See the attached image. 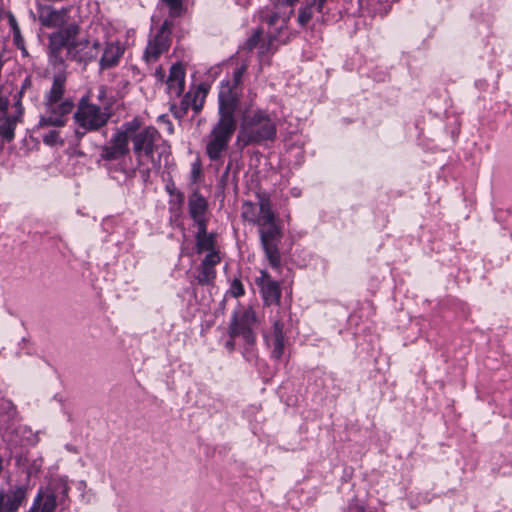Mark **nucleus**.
Here are the masks:
<instances>
[{"mask_svg":"<svg viewBox=\"0 0 512 512\" xmlns=\"http://www.w3.org/2000/svg\"><path fill=\"white\" fill-rule=\"evenodd\" d=\"M246 65L238 67L230 79L223 80L218 93V120L206 137V154L209 159H221L228 144L236 131L237 121L235 112L242 95V78Z\"/></svg>","mask_w":512,"mask_h":512,"instance_id":"1","label":"nucleus"},{"mask_svg":"<svg viewBox=\"0 0 512 512\" xmlns=\"http://www.w3.org/2000/svg\"><path fill=\"white\" fill-rule=\"evenodd\" d=\"M276 125L264 111H255L243 119L238 141L244 146L259 144L276 137Z\"/></svg>","mask_w":512,"mask_h":512,"instance_id":"2","label":"nucleus"},{"mask_svg":"<svg viewBox=\"0 0 512 512\" xmlns=\"http://www.w3.org/2000/svg\"><path fill=\"white\" fill-rule=\"evenodd\" d=\"M111 116L112 112L109 111L108 105L98 106L84 97L80 100L73 118L78 129H82L84 134L100 130L106 126Z\"/></svg>","mask_w":512,"mask_h":512,"instance_id":"3","label":"nucleus"},{"mask_svg":"<svg viewBox=\"0 0 512 512\" xmlns=\"http://www.w3.org/2000/svg\"><path fill=\"white\" fill-rule=\"evenodd\" d=\"M258 227L261 246L270 266L279 268L281 265L279 243L283 234L280 226L276 223V217L266 220Z\"/></svg>","mask_w":512,"mask_h":512,"instance_id":"4","label":"nucleus"},{"mask_svg":"<svg viewBox=\"0 0 512 512\" xmlns=\"http://www.w3.org/2000/svg\"><path fill=\"white\" fill-rule=\"evenodd\" d=\"M65 25V27H62L49 36V52L53 63H63V50L66 49V54H68L71 46L76 45L79 41L77 40L80 32L79 25L75 22L66 23Z\"/></svg>","mask_w":512,"mask_h":512,"instance_id":"5","label":"nucleus"},{"mask_svg":"<svg viewBox=\"0 0 512 512\" xmlns=\"http://www.w3.org/2000/svg\"><path fill=\"white\" fill-rule=\"evenodd\" d=\"M161 140L158 130L152 126L145 127L132 137L133 151L137 158L138 167L144 165L143 158L147 157L154 163L153 154L156 151L157 143Z\"/></svg>","mask_w":512,"mask_h":512,"instance_id":"6","label":"nucleus"},{"mask_svg":"<svg viewBox=\"0 0 512 512\" xmlns=\"http://www.w3.org/2000/svg\"><path fill=\"white\" fill-rule=\"evenodd\" d=\"M257 324V317L251 307L236 312L230 324L231 338L241 336L247 344H253L255 336L253 328Z\"/></svg>","mask_w":512,"mask_h":512,"instance_id":"7","label":"nucleus"},{"mask_svg":"<svg viewBox=\"0 0 512 512\" xmlns=\"http://www.w3.org/2000/svg\"><path fill=\"white\" fill-rule=\"evenodd\" d=\"M171 29L172 23L165 20L159 31L149 40L143 55L147 63L156 62L162 54L169 50L171 45Z\"/></svg>","mask_w":512,"mask_h":512,"instance_id":"8","label":"nucleus"},{"mask_svg":"<svg viewBox=\"0 0 512 512\" xmlns=\"http://www.w3.org/2000/svg\"><path fill=\"white\" fill-rule=\"evenodd\" d=\"M129 143L122 133H113L111 138L99 148V160L105 162L119 161L129 154Z\"/></svg>","mask_w":512,"mask_h":512,"instance_id":"9","label":"nucleus"},{"mask_svg":"<svg viewBox=\"0 0 512 512\" xmlns=\"http://www.w3.org/2000/svg\"><path fill=\"white\" fill-rule=\"evenodd\" d=\"M45 115L41 116L39 121L40 127H62L66 124V116L69 115L73 108L74 103L70 99H64L60 102H54L51 105H45Z\"/></svg>","mask_w":512,"mask_h":512,"instance_id":"10","label":"nucleus"},{"mask_svg":"<svg viewBox=\"0 0 512 512\" xmlns=\"http://www.w3.org/2000/svg\"><path fill=\"white\" fill-rule=\"evenodd\" d=\"M241 216L244 220L260 226L266 220L275 218V213L272 211L270 200L260 197L257 204L249 201L243 203Z\"/></svg>","mask_w":512,"mask_h":512,"instance_id":"11","label":"nucleus"},{"mask_svg":"<svg viewBox=\"0 0 512 512\" xmlns=\"http://www.w3.org/2000/svg\"><path fill=\"white\" fill-rule=\"evenodd\" d=\"M101 52V44L98 40H79L76 45L71 46L67 57L78 63L88 64L97 59Z\"/></svg>","mask_w":512,"mask_h":512,"instance_id":"12","label":"nucleus"},{"mask_svg":"<svg viewBox=\"0 0 512 512\" xmlns=\"http://www.w3.org/2000/svg\"><path fill=\"white\" fill-rule=\"evenodd\" d=\"M27 495L24 485H15L8 491L0 490V512H17Z\"/></svg>","mask_w":512,"mask_h":512,"instance_id":"13","label":"nucleus"},{"mask_svg":"<svg viewBox=\"0 0 512 512\" xmlns=\"http://www.w3.org/2000/svg\"><path fill=\"white\" fill-rule=\"evenodd\" d=\"M67 14L68 10L65 8L56 10L47 5L38 7V19L43 26L48 28L64 26L67 23Z\"/></svg>","mask_w":512,"mask_h":512,"instance_id":"14","label":"nucleus"},{"mask_svg":"<svg viewBox=\"0 0 512 512\" xmlns=\"http://www.w3.org/2000/svg\"><path fill=\"white\" fill-rule=\"evenodd\" d=\"M188 208L189 214L197 227H201L203 229V226H206V212L208 204L205 198L198 191H194L189 196Z\"/></svg>","mask_w":512,"mask_h":512,"instance_id":"15","label":"nucleus"},{"mask_svg":"<svg viewBox=\"0 0 512 512\" xmlns=\"http://www.w3.org/2000/svg\"><path fill=\"white\" fill-rule=\"evenodd\" d=\"M167 93L170 97H179L185 86V71L181 64H173L166 80Z\"/></svg>","mask_w":512,"mask_h":512,"instance_id":"16","label":"nucleus"},{"mask_svg":"<svg viewBox=\"0 0 512 512\" xmlns=\"http://www.w3.org/2000/svg\"><path fill=\"white\" fill-rule=\"evenodd\" d=\"M102 50V56L99 60L101 70L110 69L119 63L124 53V48L119 42H108Z\"/></svg>","mask_w":512,"mask_h":512,"instance_id":"17","label":"nucleus"},{"mask_svg":"<svg viewBox=\"0 0 512 512\" xmlns=\"http://www.w3.org/2000/svg\"><path fill=\"white\" fill-rule=\"evenodd\" d=\"M206 94L207 91L205 89L202 87H197L196 89L191 90L184 95L183 99L181 100V104L188 110L192 108L197 114L202 110L204 106Z\"/></svg>","mask_w":512,"mask_h":512,"instance_id":"18","label":"nucleus"},{"mask_svg":"<svg viewBox=\"0 0 512 512\" xmlns=\"http://www.w3.org/2000/svg\"><path fill=\"white\" fill-rule=\"evenodd\" d=\"M261 292L266 304L278 303L281 297V290L276 281L271 280L266 274H263Z\"/></svg>","mask_w":512,"mask_h":512,"instance_id":"19","label":"nucleus"},{"mask_svg":"<svg viewBox=\"0 0 512 512\" xmlns=\"http://www.w3.org/2000/svg\"><path fill=\"white\" fill-rule=\"evenodd\" d=\"M65 91V77L56 75L53 80L52 87L45 96V105H51L54 102L63 101V94Z\"/></svg>","mask_w":512,"mask_h":512,"instance_id":"20","label":"nucleus"},{"mask_svg":"<svg viewBox=\"0 0 512 512\" xmlns=\"http://www.w3.org/2000/svg\"><path fill=\"white\" fill-rule=\"evenodd\" d=\"M272 346L273 358L280 359L284 351L283 324L280 321H276L273 325Z\"/></svg>","mask_w":512,"mask_h":512,"instance_id":"21","label":"nucleus"},{"mask_svg":"<svg viewBox=\"0 0 512 512\" xmlns=\"http://www.w3.org/2000/svg\"><path fill=\"white\" fill-rule=\"evenodd\" d=\"M198 231L196 234V247L197 252L201 253L204 251H213L214 249V237L211 234L207 233V226H203V230L201 227H197Z\"/></svg>","mask_w":512,"mask_h":512,"instance_id":"22","label":"nucleus"},{"mask_svg":"<svg viewBox=\"0 0 512 512\" xmlns=\"http://www.w3.org/2000/svg\"><path fill=\"white\" fill-rule=\"evenodd\" d=\"M36 496H40L37 512H55L56 496L53 492H43L40 490Z\"/></svg>","mask_w":512,"mask_h":512,"instance_id":"23","label":"nucleus"},{"mask_svg":"<svg viewBox=\"0 0 512 512\" xmlns=\"http://www.w3.org/2000/svg\"><path fill=\"white\" fill-rule=\"evenodd\" d=\"M183 204L184 194L182 192H178L170 196L169 210L174 218H178L180 216Z\"/></svg>","mask_w":512,"mask_h":512,"instance_id":"24","label":"nucleus"},{"mask_svg":"<svg viewBox=\"0 0 512 512\" xmlns=\"http://www.w3.org/2000/svg\"><path fill=\"white\" fill-rule=\"evenodd\" d=\"M140 128V122L138 119H133L132 121L124 123L121 128L117 129L115 133H122L127 138V142L132 140V137L138 132Z\"/></svg>","mask_w":512,"mask_h":512,"instance_id":"25","label":"nucleus"},{"mask_svg":"<svg viewBox=\"0 0 512 512\" xmlns=\"http://www.w3.org/2000/svg\"><path fill=\"white\" fill-rule=\"evenodd\" d=\"M216 276L215 269L210 266H206L201 263L199 267V273L197 276V280L200 284H209L211 283Z\"/></svg>","mask_w":512,"mask_h":512,"instance_id":"26","label":"nucleus"},{"mask_svg":"<svg viewBox=\"0 0 512 512\" xmlns=\"http://www.w3.org/2000/svg\"><path fill=\"white\" fill-rule=\"evenodd\" d=\"M313 7L314 6L311 3H309L306 6L299 9L297 21L301 26L306 25L312 19V17H313L312 8Z\"/></svg>","mask_w":512,"mask_h":512,"instance_id":"27","label":"nucleus"},{"mask_svg":"<svg viewBox=\"0 0 512 512\" xmlns=\"http://www.w3.org/2000/svg\"><path fill=\"white\" fill-rule=\"evenodd\" d=\"M96 99L98 100V102H100L99 106L108 105L109 111H111V108L113 105V99H112V97H108L107 88L105 86L101 85L98 87Z\"/></svg>","mask_w":512,"mask_h":512,"instance_id":"28","label":"nucleus"},{"mask_svg":"<svg viewBox=\"0 0 512 512\" xmlns=\"http://www.w3.org/2000/svg\"><path fill=\"white\" fill-rule=\"evenodd\" d=\"M169 8L171 17H178L182 13V0H162Z\"/></svg>","mask_w":512,"mask_h":512,"instance_id":"29","label":"nucleus"},{"mask_svg":"<svg viewBox=\"0 0 512 512\" xmlns=\"http://www.w3.org/2000/svg\"><path fill=\"white\" fill-rule=\"evenodd\" d=\"M43 142L50 146L63 143V141L60 139L59 132L56 130H52L45 134L43 136Z\"/></svg>","mask_w":512,"mask_h":512,"instance_id":"30","label":"nucleus"},{"mask_svg":"<svg viewBox=\"0 0 512 512\" xmlns=\"http://www.w3.org/2000/svg\"><path fill=\"white\" fill-rule=\"evenodd\" d=\"M262 35V30L257 29L254 33L247 39L245 43V48L248 50H253L260 42V37Z\"/></svg>","mask_w":512,"mask_h":512,"instance_id":"31","label":"nucleus"},{"mask_svg":"<svg viewBox=\"0 0 512 512\" xmlns=\"http://www.w3.org/2000/svg\"><path fill=\"white\" fill-rule=\"evenodd\" d=\"M220 261V257L218 255V252L213 250V251H210L206 257L203 259L202 261V264L206 265V266H210V267H213L218 264Z\"/></svg>","mask_w":512,"mask_h":512,"instance_id":"32","label":"nucleus"},{"mask_svg":"<svg viewBox=\"0 0 512 512\" xmlns=\"http://www.w3.org/2000/svg\"><path fill=\"white\" fill-rule=\"evenodd\" d=\"M229 293L233 297H239L244 294V288H243V285L240 280H238V279L233 280V282L231 283L230 289H229Z\"/></svg>","mask_w":512,"mask_h":512,"instance_id":"33","label":"nucleus"},{"mask_svg":"<svg viewBox=\"0 0 512 512\" xmlns=\"http://www.w3.org/2000/svg\"><path fill=\"white\" fill-rule=\"evenodd\" d=\"M171 111L173 112V115L178 118V119H181L183 118L187 112H188V109H186L184 106H182V104L180 103V105L178 107L176 106H172L171 107Z\"/></svg>","mask_w":512,"mask_h":512,"instance_id":"34","label":"nucleus"},{"mask_svg":"<svg viewBox=\"0 0 512 512\" xmlns=\"http://www.w3.org/2000/svg\"><path fill=\"white\" fill-rule=\"evenodd\" d=\"M279 19L280 15L277 12L262 17V21H265L270 26L275 25Z\"/></svg>","mask_w":512,"mask_h":512,"instance_id":"35","label":"nucleus"},{"mask_svg":"<svg viewBox=\"0 0 512 512\" xmlns=\"http://www.w3.org/2000/svg\"><path fill=\"white\" fill-rule=\"evenodd\" d=\"M201 175V168H200V165L198 163H193L192 165V169H191V179H192V182H197L199 177Z\"/></svg>","mask_w":512,"mask_h":512,"instance_id":"36","label":"nucleus"},{"mask_svg":"<svg viewBox=\"0 0 512 512\" xmlns=\"http://www.w3.org/2000/svg\"><path fill=\"white\" fill-rule=\"evenodd\" d=\"M327 0H312L310 3L316 7L317 12L322 13Z\"/></svg>","mask_w":512,"mask_h":512,"instance_id":"37","label":"nucleus"},{"mask_svg":"<svg viewBox=\"0 0 512 512\" xmlns=\"http://www.w3.org/2000/svg\"><path fill=\"white\" fill-rule=\"evenodd\" d=\"M166 191L168 192V194L170 196L175 194V193L180 192L179 190H177L174 182H172V181L166 184Z\"/></svg>","mask_w":512,"mask_h":512,"instance_id":"38","label":"nucleus"},{"mask_svg":"<svg viewBox=\"0 0 512 512\" xmlns=\"http://www.w3.org/2000/svg\"><path fill=\"white\" fill-rule=\"evenodd\" d=\"M273 39H274V38H270L267 44L262 43V44L259 46V53H260L261 55H263V54H265L266 52H268V51H269V46H270V44L272 43Z\"/></svg>","mask_w":512,"mask_h":512,"instance_id":"39","label":"nucleus"},{"mask_svg":"<svg viewBox=\"0 0 512 512\" xmlns=\"http://www.w3.org/2000/svg\"><path fill=\"white\" fill-rule=\"evenodd\" d=\"M155 77L160 81V82H163L164 81V77H165V71L159 67L158 69H156L155 71Z\"/></svg>","mask_w":512,"mask_h":512,"instance_id":"40","label":"nucleus"},{"mask_svg":"<svg viewBox=\"0 0 512 512\" xmlns=\"http://www.w3.org/2000/svg\"><path fill=\"white\" fill-rule=\"evenodd\" d=\"M30 86H31V80H30V78H26L22 84L19 94L22 95L24 93L25 89H27Z\"/></svg>","mask_w":512,"mask_h":512,"instance_id":"41","label":"nucleus"},{"mask_svg":"<svg viewBox=\"0 0 512 512\" xmlns=\"http://www.w3.org/2000/svg\"><path fill=\"white\" fill-rule=\"evenodd\" d=\"M40 499H41L40 496H36L34 498L31 508L27 512H37L38 502Z\"/></svg>","mask_w":512,"mask_h":512,"instance_id":"42","label":"nucleus"},{"mask_svg":"<svg viewBox=\"0 0 512 512\" xmlns=\"http://www.w3.org/2000/svg\"><path fill=\"white\" fill-rule=\"evenodd\" d=\"M293 13H294V10L291 9L290 12L286 16L282 17V23L284 25H286L288 23V21L290 20L291 16L293 15Z\"/></svg>","mask_w":512,"mask_h":512,"instance_id":"43","label":"nucleus"},{"mask_svg":"<svg viewBox=\"0 0 512 512\" xmlns=\"http://www.w3.org/2000/svg\"><path fill=\"white\" fill-rule=\"evenodd\" d=\"M298 1L299 0H284L282 4L293 7Z\"/></svg>","mask_w":512,"mask_h":512,"instance_id":"44","label":"nucleus"},{"mask_svg":"<svg viewBox=\"0 0 512 512\" xmlns=\"http://www.w3.org/2000/svg\"><path fill=\"white\" fill-rule=\"evenodd\" d=\"M226 345H227V347H228L229 349H232V348H233V346H234V343H233V341H228Z\"/></svg>","mask_w":512,"mask_h":512,"instance_id":"45","label":"nucleus"},{"mask_svg":"<svg viewBox=\"0 0 512 512\" xmlns=\"http://www.w3.org/2000/svg\"><path fill=\"white\" fill-rule=\"evenodd\" d=\"M230 167H231V164H228L227 168H226V171H225V174H228L229 170H230Z\"/></svg>","mask_w":512,"mask_h":512,"instance_id":"46","label":"nucleus"}]
</instances>
